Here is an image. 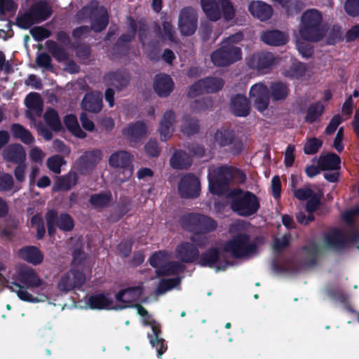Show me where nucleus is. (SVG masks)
<instances>
[{
    "instance_id": "obj_1",
    "label": "nucleus",
    "mask_w": 359,
    "mask_h": 359,
    "mask_svg": "<svg viewBox=\"0 0 359 359\" xmlns=\"http://www.w3.org/2000/svg\"><path fill=\"white\" fill-rule=\"evenodd\" d=\"M243 183L246 175L243 170L228 165H222L209 169V190L214 195H222L229 188L231 181Z\"/></svg>"
},
{
    "instance_id": "obj_2",
    "label": "nucleus",
    "mask_w": 359,
    "mask_h": 359,
    "mask_svg": "<svg viewBox=\"0 0 359 359\" xmlns=\"http://www.w3.org/2000/svg\"><path fill=\"white\" fill-rule=\"evenodd\" d=\"M231 210L237 215L249 217L257 213L260 208L258 196L250 191L241 188L232 189L228 194Z\"/></svg>"
},
{
    "instance_id": "obj_3",
    "label": "nucleus",
    "mask_w": 359,
    "mask_h": 359,
    "mask_svg": "<svg viewBox=\"0 0 359 359\" xmlns=\"http://www.w3.org/2000/svg\"><path fill=\"white\" fill-rule=\"evenodd\" d=\"M323 15L315 8L308 9L302 15L299 26L300 37L309 42H318L325 35V28L323 25Z\"/></svg>"
},
{
    "instance_id": "obj_4",
    "label": "nucleus",
    "mask_w": 359,
    "mask_h": 359,
    "mask_svg": "<svg viewBox=\"0 0 359 359\" xmlns=\"http://www.w3.org/2000/svg\"><path fill=\"white\" fill-rule=\"evenodd\" d=\"M258 245L255 241H251L246 233H238L222 246V251L230 253L235 259H245L252 257L257 252Z\"/></svg>"
},
{
    "instance_id": "obj_5",
    "label": "nucleus",
    "mask_w": 359,
    "mask_h": 359,
    "mask_svg": "<svg viewBox=\"0 0 359 359\" xmlns=\"http://www.w3.org/2000/svg\"><path fill=\"white\" fill-rule=\"evenodd\" d=\"M182 227L192 233H209L217 227V222L209 216L201 213H188L180 218Z\"/></svg>"
},
{
    "instance_id": "obj_6",
    "label": "nucleus",
    "mask_w": 359,
    "mask_h": 359,
    "mask_svg": "<svg viewBox=\"0 0 359 359\" xmlns=\"http://www.w3.org/2000/svg\"><path fill=\"white\" fill-rule=\"evenodd\" d=\"M133 306L136 307L137 313L144 318L143 323L144 325H150L151 327L152 333H148L147 337L149 339V343L152 347L155 348L157 351V356L161 357L162 355L167 351L168 346L164 339L161 337V325L154 320H150L151 316L149 315L147 309L140 304H137Z\"/></svg>"
},
{
    "instance_id": "obj_7",
    "label": "nucleus",
    "mask_w": 359,
    "mask_h": 359,
    "mask_svg": "<svg viewBox=\"0 0 359 359\" xmlns=\"http://www.w3.org/2000/svg\"><path fill=\"white\" fill-rule=\"evenodd\" d=\"M241 58L242 51L240 47L223 43L220 48L210 55L212 62L217 67H227L239 61Z\"/></svg>"
},
{
    "instance_id": "obj_8",
    "label": "nucleus",
    "mask_w": 359,
    "mask_h": 359,
    "mask_svg": "<svg viewBox=\"0 0 359 359\" xmlns=\"http://www.w3.org/2000/svg\"><path fill=\"white\" fill-rule=\"evenodd\" d=\"M214 139L220 148H227V151L233 156L238 155L243 150L242 140L232 130L220 128L215 132Z\"/></svg>"
},
{
    "instance_id": "obj_9",
    "label": "nucleus",
    "mask_w": 359,
    "mask_h": 359,
    "mask_svg": "<svg viewBox=\"0 0 359 359\" xmlns=\"http://www.w3.org/2000/svg\"><path fill=\"white\" fill-rule=\"evenodd\" d=\"M178 29L182 36H192L198 29V13L191 6L182 8L178 16Z\"/></svg>"
},
{
    "instance_id": "obj_10",
    "label": "nucleus",
    "mask_w": 359,
    "mask_h": 359,
    "mask_svg": "<svg viewBox=\"0 0 359 359\" xmlns=\"http://www.w3.org/2000/svg\"><path fill=\"white\" fill-rule=\"evenodd\" d=\"M224 81L221 78L206 77L193 83L187 93L189 97H195L203 93H217L223 88Z\"/></svg>"
},
{
    "instance_id": "obj_11",
    "label": "nucleus",
    "mask_w": 359,
    "mask_h": 359,
    "mask_svg": "<svg viewBox=\"0 0 359 359\" xmlns=\"http://www.w3.org/2000/svg\"><path fill=\"white\" fill-rule=\"evenodd\" d=\"M133 156L128 151L121 150L113 153L109 158V164L114 168L122 169L123 178L120 179L121 182H127L133 174Z\"/></svg>"
},
{
    "instance_id": "obj_12",
    "label": "nucleus",
    "mask_w": 359,
    "mask_h": 359,
    "mask_svg": "<svg viewBox=\"0 0 359 359\" xmlns=\"http://www.w3.org/2000/svg\"><path fill=\"white\" fill-rule=\"evenodd\" d=\"M81 11L88 13L91 29L95 32H101L109 24V14L104 6L88 5L83 7Z\"/></svg>"
},
{
    "instance_id": "obj_13",
    "label": "nucleus",
    "mask_w": 359,
    "mask_h": 359,
    "mask_svg": "<svg viewBox=\"0 0 359 359\" xmlns=\"http://www.w3.org/2000/svg\"><path fill=\"white\" fill-rule=\"evenodd\" d=\"M180 195L184 198H196L201 193V185L198 178L192 173L184 175L178 183Z\"/></svg>"
},
{
    "instance_id": "obj_14",
    "label": "nucleus",
    "mask_w": 359,
    "mask_h": 359,
    "mask_svg": "<svg viewBox=\"0 0 359 359\" xmlns=\"http://www.w3.org/2000/svg\"><path fill=\"white\" fill-rule=\"evenodd\" d=\"M102 79L105 86L114 87L117 91H121L128 87L131 76L127 70L118 69L106 73Z\"/></svg>"
},
{
    "instance_id": "obj_15",
    "label": "nucleus",
    "mask_w": 359,
    "mask_h": 359,
    "mask_svg": "<svg viewBox=\"0 0 359 359\" xmlns=\"http://www.w3.org/2000/svg\"><path fill=\"white\" fill-rule=\"evenodd\" d=\"M102 153L99 149L85 151L76 161L75 168L81 175L90 172L100 162Z\"/></svg>"
},
{
    "instance_id": "obj_16",
    "label": "nucleus",
    "mask_w": 359,
    "mask_h": 359,
    "mask_svg": "<svg viewBox=\"0 0 359 359\" xmlns=\"http://www.w3.org/2000/svg\"><path fill=\"white\" fill-rule=\"evenodd\" d=\"M86 281L85 274L77 269H71L64 274L58 283L60 291L67 292L76 287H81Z\"/></svg>"
},
{
    "instance_id": "obj_17",
    "label": "nucleus",
    "mask_w": 359,
    "mask_h": 359,
    "mask_svg": "<svg viewBox=\"0 0 359 359\" xmlns=\"http://www.w3.org/2000/svg\"><path fill=\"white\" fill-rule=\"evenodd\" d=\"M250 96L254 102L255 107L259 111L266 110L269 104V90L266 85L262 83H255L250 89Z\"/></svg>"
},
{
    "instance_id": "obj_18",
    "label": "nucleus",
    "mask_w": 359,
    "mask_h": 359,
    "mask_svg": "<svg viewBox=\"0 0 359 359\" xmlns=\"http://www.w3.org/2000/svg\"><path fill=\"white\" fill-rule=\"evenodd\" d=\"M274 63V56L270 52L254 53L248 60V66L260 74L266 73Z\"/></svg>"
},
{
    "instance_id": "obj_19",
    "label": "nucleus",
    "mask_w": 359,
    "mask_h": 359,
    "mask_svg": "<svg viewBox=\"0 0 359 359\" xmlns=\"http://www.w3.org/2000/svg\"><path fill=\"white\" fill-rule=\"evenodd\" d=\"M197 264L201 267L213 268L217 266L218 270H224L229 262L222 266L220 262V252L216 247H210L201 254L197 259Z\"/></svg>"
},
{
    "instance_id": "obj_20",
    "label": "nucleus",
    "mask_w": 359,
    "mask_h": 359,
    "mask_svg": "<svg viewBox=\"0 0 359 359\" xmlns=\"http://www.w3.org/2000/svg\"><path fill=\"white\" fill-rule=\"evenodd\" d=\"M324 240L329 248L337 251L344 250L348 246L347 236L338 229H334L325 233Z\"/></svg>"
},
{
    "instance_id": "obj_21",
    "label": "nucleus",
    "mask_w": 359,
    "mask_h": 359,
    "mask_svg": "<svg viewBox=\"0 0 359 359\" xmlns=\"http://www.w3.org/2000/svg\"><path fill=\"white\" fill-rule=\"evenodd\" d=\"M176 257L184 263H193L199 257V250L193 243L184 241L175 249Z\"/></svg>"
},
{
    "instance_id": "obj_22",
    "label": "nucleus",
    "mask_w": 359,
    "mask_h": 359,
    "mask_svg": "<svg viewBox=\"0 0 359 359\" xmlns=\"http://www.w3.org/2000/svg\"><path fill=\"white\" fill-rule=\"evenodd\" d=\"M122 133L130 142L139 143L146 136L147 127L143 121H137L130 123Z\"/></svg>"
},
{
    "instance_id": "obj_23",
    "label": "nucleus",
    "mask_w": 359,
    "mask_h": 359,
    "mask_svg": "<svg viewBox=\"0 0 359 359\" xmlns=\"http://www.w3.org/2000/svg\"><path fill=\"white\" fill-rule=\"evenodd\" d=\"M248 11L261 21H266L273 13L272 6L262 1H252L248 5Z\"/></svg>"
},
{
    "instance_id": "obj_24",
    "label": "nucleus",
    "mask_w": 359,
    "mask_h": 359,
    "mask_svg": "<svg viewBox=\"0 0 359 359\" xmlns=\"http://www.w3.org/2000/svg\"><path fill=\"white\" fill-rule=\"evenodd\" d=\"M230 108L232 114L238 117H246L250 111V102L247 97L242 94H236L231 97Z\"/></svg>"
},
{
    "instance_id": "obj_25",
    "label": "nucleus",
    "mask_w": 359,
    "mask_h": 359,
    "mask_svg": "<svg viewBox=\"0 0 359 359\" xmlns=\"http://www.w3.org/2000/svg\"><path fill=\"white\" fill-rule=\"evenodd\" d=\"M173 88L174 82L169 75L160 74L155 76L154 89L159 97H166L169 96Z\"/></svg>"
},
{
    "instance_id": "obj_26",
    "label": "nucleus",
    "mask_w": 359,
    "mask_h": 359,
    "mask_svg": "<svg viewBox=\"0 0 359 359\" xmlns=\"http://www.w3.org/2000/svg\"><path fill=\"white\" fill-rule=\"evenodd\" d=\"M29 10L37 24L46 21L53 14V8L46 0H41L34 3L29 8Z\"/></svg>"
},
{
    "instance_id": "obj_27",
    "label": "nucleus",
    "mask_w": 359,
    "mask_h": 359,
    "mask_svg": "<svg viewBox=\"0 0 359 359\" xmlns=\"http://www.w3.org/2000/svg\"><path fill=\"white\" fill-rule=\"evenodd\" d=\"M142 288L140 286H135L123 289L116 294V299L125 305L121 309L133 307V303L142 294Z\"/></svg>"
},
{
    "instance_id": "obj_28",
    "label": "nucleus",
    "mask_w": 359,
    "mask_h": 359,
    "mask_svg": "<svg viewBox=\"0 0 359 359\" xmlns=\"http://www.w3.org/2000/svg\"><path fill=\"white\" fill-rule=\"evenodd\" d=\"M18 279L27 287H39L42 284V280L35 271L27 266L21 267L19 269Z\"/></svg>"
},
{
    "instance_id": "obj_29",
    "label": "nucleus",
    "mask_w": 359,
    "mask_h": 359,
    "mask_svg": "<svg viewBox=\"0 0 359 359\" xmlns=\"http://www.w3.org/2000/svg\"><path fill=\"white\" fill-rule=\"evenodd\" d=\"M4 159L8 162L24 163L26 154L23 147L19 144H11L3 151Z\"/></svg>"
},
{
    "instance_id": "obj_30",
    "label": "nucleus",
    "mask_w": 359,
    "mask_h": 359,
    "mask_svg": "<svg viewBox=\"0 0 359 359\" xmlns=\"http://www.w3.org/2000/svg\"><path fill=\"white\" fill-rule=\"evenodd\" d=\"M260 37L264 43L273 46L285 45L288 41L287 36L278 29L264 31Z\"/></svg>"
},
{
    "instance_id": "obj_31",
    "label": "nucleus",
    "mask_w": 359,
    "mask_h": 359,
    "mask_svg": "<svg viewBox=\"0 0 359 359\" xmlns=\"http://www.w3.org/2000/svg\"><path fill=\"white\" fill-rule=\"evenodd\" d=\"M78 174L71 170L66 175L59 176L56 178L53 190L69 191L78 183Z\"/></svg>"
},
{
    "instance_id": "obj_32",
    "label": "nucleus",
    "mask_w": 359,
    "mask_h": 359,
    "mask_svg": "<svg viewBox=\"0 0 359 359\" xmlns=\"http://www.w3.org/2000/svg\"><path fill=\"white\" fill-rule=\"evenodd\" d=\"M175 120V114L173 111L169 110L164 113L158 128L161 141L166 142L170 137Z\"/></svg>"
},
{
    "instance_id": "obj_33",
    "label": "nucleus",
    "mask_w": 359,
    "mask_h": 359,
    "mask_svg": "<svg viewBox=\"0 0 359 359\" xmlns=\"http://www.w3.org/2000/svg\"><path fill=\"white\" fill-rule=\"evenodd\" d=\"M201 5L203 11L207 18L212 21L216 22L222 17L220 9V3L217 0H201Z\"/></svg>"
},
{
    "instance_id": "obj_34",
    "label": "nucleus",
    "mask_w": 359,
    "mask_h": 359,
    "mask_svg": "<svg viewBox=\"0 0 359 359\" xmlns=\"http://www.w3.org/2000/svg\"><path fill=\"white\" fill-rule=\"evenodd\" d=\"M81 107L86 111L97 113L102 109V99L96 93H88L82 100Z\"/></svg>"
},
{
    "instance_id": "obj_35",
    "label": "nucleus",
    "mask_w": 359,
    "mask_h": 359,
    "mask_svg": "<svg viewBox=\"0 0 359 359\" xmlns=\"http://www.w3.org/2000/svg\"><path fill=\"white\" fill-rule=\"evenodd\" d=\"M19 252L24 260L34 265L40 264L43 260L42 252L36 246L23 247L20 250Z\"/></svg>"
},
{
    "instance_id": "obj_36",
    "label": "nucleus",
    "mask_w": 359,
    "mask_h": 359,
    "mask_svg": "<svg viewBox=\"0 0 359 359\" xmlns=\"http://www.w3.org/2000/svg\"><path fill=\"white\" fill-rule=\"evenodd\" d=\"M113 304V300L108 294L103 292L92 294L88 299V304L92 309H108Z\"/></svg>"
},
{
    "instance_id": "obj_37",
    "label": "nucleus",
    "mask_w": 359,
    "mask_h": 359,
    "mask_svg": "<svg viewBox=\"0 0 359 359\" xmlns=\"http://www.w3.org/2000/svg\"><path fill=\"white\" fill-rule=\"evenodd\" d=\"M185 270V266L177 261H170L163 265L156 270L158 277L169 276L178 274Z\"/></svg>"
},
{
    "instance_id": "obj_38",
    "label": "nucleus",
    "mask_w": 359,
    "mask_h": 359,
    "mask_svg": "<svg viewBox=\"0 0 359 359\" xmlns=\"http://www.w3.org/2000/svg\"><path fill=\"white\" fill-rule=\"evenodd\" d=\"M318 164L323 171L335 170L340 168L341 158L337 154L330 152L320 156Z\"/></svg>"
},
{
    "instance_id": "obj_39",
    "label": "nucleus",
    "mask_w": 359,
    "mask_h": 359,
    "mask_svg": "<svg viewBox=\"0 0 359 359\" xmlns=\"http://www.w3.org/2000/svg\"><path fill=\"white\" fill-rule=\"evenodd\" d=\"M170 163L172 168L180 170L189 168L191 165V161L186 151L179 149L173 153Z\"/></svg>"
},
{
    "instance_id": "obj_40",
    "label": "nucleus",
    "mask_w": 359,
    "mask_h": 359,
    "mask_svg": "<svg viewBox=\"0 0 359 359\" xmlns=\"http://www.w3.org/2000/svg\"><path fill=\"white\" fill-rule=\"evenodd\" d=\"M111 201L112 194L110 191L92 194L89 198L90 204L96 209H103L109 206Z\"/></svg>"
},
{
    "instance_id": "obj_41",
    "label": "nucleus",
    "mask_w": 359,
    "mask_h": 359,
    "mask_svg": "<svg viewBox=\"0 0 359 359\" xmlns=\"http://www.w3.org/2000/svg\"><path fill=\"white\" fill-rule=\"evenodd\" d=\"M11 131L14 138L20 139L24 144H30L34 142L32 133L20 123H13Z\"/></svg>"
},
{
    "instance_id": "obj_42",
    "label": "nucleus",
    "mask_w": 359,
    "mask_h": 359,
    "mask_svg": "<svg viewBox=\"0 0 359 359\" xmlns=\"http://www.w3.org/2000/svg\"><path fill=\"white\" fill-rule=\"evenodd\" d=\"M325 105L320 101L311 104L307 109L304 121L308 123H313L318 121L323 114Z\"/></svg>"
},
{
    "instance_id": "obj_43",
    "label": "nucleus",
    "mask_w": 359,
    "mask_h": 359,
    "mask_svg": "<svg viewBox=\"0 0 359 359\" xmlns=\"http://www.w3.org/2000/svg\"><path fill=\"white\" fill-rule=\"evenodd\" d=\"M43 119L52 130L60 132L62 130L63 128L58 113L55 109L48 108L43 115Z\"/></svg>"
},
{
    "instance_id": "obj_44",
    "label": "nucleus",
    "mask_w": 359,
    "mask_h": 359,
    "mask_svg": "<svg viewBox=\"0 0 359 359\" xmlns=\"http://www.w3.org/2000/svg\"><path fill=\"white\" fill-rule=\"evenodd\" d=\"M64 123L67 130L79 138H84L86 133L81 128L77 118L74 114H67L64 118Z\"/></svg>"
},
{
    "instance_id": "obj_45",
    "label": "nucleus",
    "mask_w": 359,
    "mask_h": 359,
    "mask_svg": "<svg viewBox=\"0 0 359 359\" xmlns=\"http://www.w3.org/2000/svg\"><path fill=\"white\" fill-rule=\"evenodd\" d=\"M289 94V88L286 83L277 81L271 83L270 86L269 95L275 101L285 100Z\"/></svg>"
},
{
    "instance_id": "obj_46",
    "label": "nucleus",
    "mask_w": 359,
    "mask_h": 359,
    "mask_svg": "<svg viewBox=\"0 0 359 359\" xmlns=\"http://www.w3.org/2000/svg\"><path fill=\"white\" fill-rule=\"evenodd\" d=\"M200 127L197 118L191 117L189 114H185L182 117L181 131L186 135H192L199 131Z\"/></svg>"
},
{
    "instance_id": "obj_47",
    "label": "nucleus",
    "mask_w": 359,
    "mask_h": 359,
    "mask_svg": "<svg viewBox=\"0 0 359 359\" xmlns=\"http://www.w3.org/2000/svg\"><path fill=\"white\" fill-rule=\"evenodd\" d=\"M46 47L53 57L59 62H65L69 58L66 50L54 41H47Z\"/></svg>"
},
{
    "instance_id": "obj_48",
    "label": "nucleus",
    "mask_w": 359,
    "mask_h": 359,
    "mask_svg": "<svg viewBox=\"0 0 359 359\" xmlns=\"http://www.w3.org/2000/svg\"><path fill=\"white\" fill-rule=\"evenodd\" d=\"M306 67L301 62H293L287 69L283 72L285 76L292 79H299L303 77L306 73Z\"/></svg>"
},
{
    "instance_id": "obj_49",
    "label": "nucleus",
    "mask_w": 359,
    "mask_h": 359,
    "mask_svg": "<svg viewBox=\"0 0 359 359\" xmlns=\"http://www.w3.org/2000/svg\"><path fill=\"white\" fill-rule=\"evenodd\" d=\"M25 103L29 109L36 111L37 114L41 113L43 101L38 93H29L25 97Z\"/></svg>"
},
{
    "instance_id": "obj_50",
    "label": "nucleus",
    "mask_w": 359,
    "mask_h": 359,
    "mask_svg": "<svg viewBox=\"0 0 359 359\" xmlns=\"http://www.w3.org/2000/svg\"><path fill=\"white\" fill-rule=\"evenodd\" d=\"M11 283L12 285L9 286V288L12 292H17L18 297L20 299L30 303H36L41 301L38 297H34L29 294L20 284L15 282H11Z\"/></svg>"
},
{
    "instance_id": "obj_51",
    "label": "nucleus",
    "mask_w": 359,
    "mask_h": 359,
    "mask_svg": "<svg viewBox=\"0 0 359 359\" xmlns=\"http://www.w3.org/2000/svg\"><path fill=\"white\" fill-rule=\"evenodd\" d=\"M57 226L60 230L69 232L74 229L75 223L72 216L68 213L57 214Z\"/></svg>"
},
{
    "instance_id": "obj_52",
    "label": "nucleus",
    "mask_w": 359,
    "mask_h": 359,
    "mask_svg": "<svg viewBox=\"0 0 359 359\" xmlns=\"http://www.w3.org/2000/svg\"><path fill=\"white\" fill-rule=\"evenodd\" d=\"M34 17L32 16L31 12L28 9L25 12L22 14H18L16 20L15 25L22 29H27L30 28L33 25L37 24Z\"/></svg>"
},
{
    "instance_id": "obj_53",
    "label": "nucleus",
    "mask_w": 359,
    "mask_h": 359,
    "mask_svg": "<svg viewBox=\"0 0 359 359\" xmlns=\"http://www.w3.org/2000/svg\"><path fill=\"white\" fill-rule=\"evenodd\" d=\"M302 250L311 257L308 260V264L310 266L316 265L317 262V257L320 252V248L315 242H310L307 245L303 246Z\"/></svg>"
},
{
    "instance_id": "obj_54",
    "label": "nucleus",
    "mask_w": 359,
    "mask_h": 359,
    "mask_svg": "<svg viewBox=\"0 0 359 359\" xmlns=\"http://www.w3.org/2000/svg\"><path fill=\"white\" fill-rule=\"evenodd\" d=\"M212 107L213 102L209 97L196 99L190 104V108L194 112H200L207 109H210Z\"/></svg>"
},
{
    "instance_id": "obj_55",
    "label": "nucleus",
    "mask_w": 359,
    "mask_h": 359,
    "mask_svg": "<svg viewBox=\"0 0 359 359\" xmlns=\"http://www.w3.org/2000/svg\"><path fill=\"white\" fill-rule=\"evenodd\" d=\"M220 3V9L223 18L225 20L229 21L234 18L236 15V9L230 0H219Z\"/></svg>"
},
{
    "instance_id": "obj_56",
    "label": "nucleus",
    "mask_w": 359,
    "mask_h": 359,
    "mask_svg": "<svg viewBox=\"0 0 359 359\" xmlns=\"http://www.w3.org/2000/svg\"><path fill=\"white\" fill-rule=\"evenodd\" d=\"M65 158L60 155H54L49 157L47 160V167L53 172L60 174L61 172V167L65 164Z\"/></svg>"
},
{
    "instance_id": "obj_57",
    "label": "nucleus",
    "mask_w": 359,
    "mask_h": 359,
    "mask_svg": "<svg viewBox=\"0 0 359 359\" xmlns=\"http://www.w3.org/2000/svg\"><path fill=\"white\" fill-rule=\"evenodd\" d=\"M48 233L50 236H53L56 233L57 223V211L54 209L49 210L45 215Z\"/></svg>"
},
{
    "instance_id": "obj_58",
    "label": "nucleus",
    "mask_w": 359,
    "mask_h": 359,
    "mask_svg": "<svg viewBox=\"0 0 359 359\" xmlns=\"http://www.w3.org/2000/svg\"><path fill=\"white\" fill-rule=\"evenodd\" d=\"M323 145L322 140L311 137L307 140L304 146V152L307 155H313L318 153Z\"/></svg>"
},
{
    "instance_id": "obj_59",
    "label": "nucleus",
    "mask_w": 359,
    "mask_h": 359,
    "mask_svg": "<svg viewBox=\"0 0 359 359\" xmlns=\"http://www.w3.org/2000/svg\"><path fill=\"white\" fill-rule=\"evenodd\" d=\"M17 8L13 0H0V20H6V12L13 13Z\"/></svg>"
},
{
    "instance_id": "obj_60",
    "label": "nucleus",
    "mask_w": 359,
    "mask_h": 359,
    "mask_svg": "<svg viewBox=\"0 0 359 359\" xmlns=\"http://www.w3.org/2000/svg\"><path fill=\"white\" fill-rule=\"evenodd\" d=\"M31 224L32 226H35L36 229V237L38 240H41L46 233V229L44 226V222L42 217L36 214L31 218Z\"/></svg>"
},
{
    "instance_id": "obj_61",
    "label": "nucleus",
    "mask_w": 359,
    "mask_h": 359,
    "mask_svg": "<svg viewBox=\"0 0 359 359\" xmlns=\"http://www.w3.org/2000/svg\"><path fill=\"white\" fill-rule=\"evenodd\" d=\"M144 151L148 156L157 157L161 151V148L156 140L150 139L144 145Z\"/></svg>"
},
{
    "instance_id": "obj_62",
    "label": "nucleus",
    "mask_w": 359,
    "mask_h": 359,
    "mask_svg": "<svg viewBox=\"0 0 359 359\" xmlns=\"http://www.w3.org/2000/svg\"><path fill=\"white\" fill-rule=\"evenodd\" d=\"M342 39L341 27L337 25L332 26L327 37L328 45H334Z\"/></svg>"
},
{
    "instance_id": "obj_63",
    "label": "nucleus",
    "mask_w": 359,
    "mask_h": 359,
    "mask_svg": "<svg viewBox=\"0 0 359 359\" xmlns=\"http://www.w3.org/2000/svg\"><path fill=\"white\" fill-rule=\"evenodd\" d=\"M14 187V180L11 175L0 172V191H9Z\"/></svg>"
},
{
    "instance_id": "obj_64",
    "label": "nucleus",
    "mask_w": 359,
    "mask_h": 359,
    "mask_svg": "<svg viewBox=\"0 0 359 359\" xmlns=\"http://www.w3.org/2000/svg\"><path fill=\"white\" fill-rule=\"evenodd\" d=\"M321 197L322 194L316 193L307 200L305 209L308 213H313L319 208Z\"/></svg>"
}]
</instances>
